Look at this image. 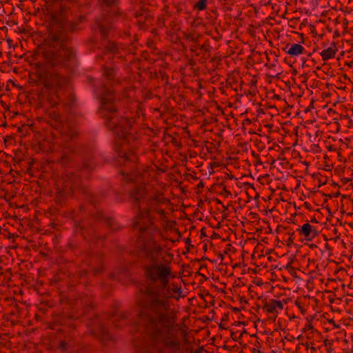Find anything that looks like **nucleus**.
<instances>
[{"label":"nucleus","instance_id":"42","mask_svg":"<svg viewBox=\"0 0 353 353\" xmlns=\"http://www.w3.org/2000/svg\"><path fill=\"white\" fill-rule=\"evenodd\" d=\"M7 125H7V123L6 121L1 124V126H3V127H6Z\"/></svg>","mask_w":353,"mask_h":353},{"label":"nucleus","instance_id":"7","mask_svg":"<svg viewBox=\"0 0 353 353\" xmlns=\"http://www.w3.org/2000/svg\"><path fill=\"white\" fill-rule=\"evenodd\" d=\"M283 301L271 299L264 303L263 309L268 314H272L275 319L278 314L283 310Z\"/></svg>","mask_w":353,"mask_h":353},{"label":"nucleus","instance_id":"15","mask_svg":"<svg viewBox=\"0 0 353 353\" xmlns=\"http://www.w3.org/2000/svg\"><path fill=\"white\" fill-rule=\"evenodd\" d=\"M153 20V16L151 14L150 11L148 10L141 19H139L137 23L141 26H150Z\"/></svg>","mask_w":353,"mask_h":353},{"label":"nucleus","instance_id":"25","mask_svg":"<svg viewBox=\"0 0 353 353\" xmlns=\"http://www.w3.org/2000/svg\"><path fill=\"white\" fill-rule=\"evenodd\" d=\"M155 212L158 214L161 219H164L165 216V211L163 209H157L155 210Z\"/></svg>","mask_w":353,"mask_h":353},{"label":"nucleus","instance_id":"48","mask_svg":"<svg viewBox=\"0 0 353 353\" xmlns=\"http://www.w3.org/2000/svg\"><path fill=\"white\" fill-rule=\"evenodd\" d=\"M340 157H341V158H340V159H339V160H340V161H343V160L342 159V158L343 157V156H340Z\"/></svg>","mask_w":353,"mask_h":353},{"label":"nucleus","instance_id":"54","mask_svg":"<svg viewBox=\"0 0 353 353\" xmlns=\"http://www.w3.org/2000/svg\"><path fill=\"white\" fill-rule=\"evenodd\" d=\"M273 66H275V64L273 63L271 65V67H273Z\"/></svg>","mask_w":353,"mask_h":353},{"label":"nucleus","instance_id":"20","mask_svg":"<svg viewBox=\"0 0 353 353\" xmlns=\"http://www.w3.org/2000/svg\"><path fill=\"white\" fill-rule=\"evenodd\" d=\"M207 3L208 0H199L194 5V10H198V11H203L206 10L207 8Z\"/></svg>","mask_w":353,"mask_h":353},{"label":"nucleus","instance_id":"37","mask_svg":"<svg viewBox=\"0 0 353 353\" xmlns=\"http://www.w3.org/2000/svg\"><path fill=\"white\" fill-rule=\"evenodd\" d=\"M270 53L275 56V57H276L275 61H278V57H279V55L276 54V52L275 51H273V52L271 51Z\"/></svg>","mask_w":353,"mask_h":353},{"label":"nucleus","instance_id":"5","mask_svg":"<svg viewBox=\"0 0 353 353\" xmlns=\"http://www.w3.org/2000/svg\"><path fill=\"white\" fill-rule=\"evenodd\" d=\"M104 91L101 97V104L99 112L107 121L109 119H112L116 117L119 111V100L116 99V94L114 91L103 86Z\"/></svg>","mask_w":353,"mask_h":353},{"label":"nucleus","instance_id":"1","mask_svg":"<svg viewBox=\"0 0 353 353\" xmlns=\"http://www.w3.org/2000/svg\"><path fill=\"white\" fill-rule=\"evenodd\" d=\"M130 180L143 183V185L131 192V197L137 201L143 199L150 205L146 212H140L141 222L137 223L139 230L145 232L138 242L140 256L149 262L144 268L145 276L153 284L166 285L176 277V273L171 259L168 258L170 255L166 250L167 239L161 229L155 226L152 205L168 201L164 196L167 185L160 181L154 170L144 171Z\"/></svg>","mask_w":353,"mask_h":353},{"label":"nucleus","instance_id":"14","mask_svg":"<svg viewBox=\"0 0 353 353\" xmlns=\"http://www.w3.org/2000/svg\"><path fill=\"white\" fill-rule=\"evenodd\" d=\"M104 51L105 53H112L113 54H118V44L114 41L108 40L107 43L104 46Z\"/></svg>","mask_w":353,"mask_h":353},{"label":"nucleus","instance_id":"46","mask_svg":"<svg viewBox=\"0 0 353 353\" xmlns=\"http://www.w3.org/2000/svg\"><path fill=\"white\" fill-rule=\"evenodd\" d=\"M11 41H12V40H11V39H8V44H10V42H11Z\"/></svg>","mask_w":353,"mask_h":353},{"label":"nucleus","instance_id":"13","mask_svg":"<svg viewBox=\"0 0 353 353\" xmlns=\"http://www.w3.org/2000/svg\"><path fill=\"white\" fill-rule=\"evenodd\" d=\"M117 138V139L114 143V149L116 152L120 154L123 152V148L124 146L128 145L130 144V141H133V139H126L125 140H123L122 138Z\"/></svg>","mask_w":353,"mask_h":353},{"label":"nucleus","instance_id":"31","mask_svg":"<svg viewBox=\"0 0 353 353\" xmlns=\"http://www.w3.org/2000/svg\"><path fill=\"white\" fill-rule=\"evenodd\" d=\"M117 161H119V162L120 161H125L127 160V156H123V155H121V156H117Z\"/></svg>","mask_w":353,"mask_h":353},{"label":"nucleus","instance_id":"17","mask_svg":"<svg viewBox=\"0 0 353 353\" xmlns=\"http://www.w3.org/2000/svg\"><path fill=\"white\" fill-rule=\"evenodd\" d=\"M49 117L56 122V126L55 128H58L59 126L61 125V114L56 110H53L49 113Z\"/></svg>","mask_w":353,"mask_h":353},{"label":"nucleus","instance_id":"35","mask_svg":"<svg viewBox=\"0 0 353 353\" xmlns=\"http://www.w3.org/2000/svg\"><path fill=\"white\" fill-rule=\"evenodd\" d=\"M88 81L90 82V83L92 84V85L93 86L94 85V83L95 81L94 79L92 78V77H89L88 78Z\"/></svg>","mask_w":353,"mask_h":353},{"label":"nucleus","instance_id":"26","mask_svg":"<svg viewBox=\"0 0 353 353\" xmlns=\"http://www.w3.org/2000/svg\"><path fill=\"white\" fill-rule=\"evenodd\" d=\"M264 106L266 108H270V109H274L275 111H274V114H279V110L278 109L276 108V106L274 105H269V104H267V105H264Z\"/></svg>","mask_w":353,"mask_h":353},{"label":"nucleus","instance_id":"32","mask_svg":"<svg viewBox=\"0 0 353 353\" xmlns=\"http://www.w3.org/2000/svg\"><path fill=\"white\" fill-rule=\"evenodd\" d=\"M222 37L221 35L219 33L218 31H216V35H215L214 37H213V39L215 40V41H219L220 39H221Z\"/></svg>","mask_w":353,"mask_h":353},{"label":"nucleus","instance_id":"39","mask_svg":"<svg viewBox=\"0 0 353 353\" xmlns=\"http://www.w3.org/2000/svg\"><path fill=\"white\" fill-rule=\"evenodd\" d=\"M338 89H340V90H345L346 89V86H340V87H337Z\"/></svg>","mask_w":353,"mask_h":353},{"label":"nucleus","instance_id":"49","mask_svg":"<svg viewBox=\"0 0 353 353\" xmlns=\"http://www.w3.org/2000/svg\"><path fill=\"white\" fill-rule=\"evenodd\" d=\"M32 127H33V124H30V125H29V128H32Z\"/></svg>","mask_w":353,"mask_h":353},{"label":"nucleus","instance_id":"44","mask_svg":"<svg viewBox=\"0 0 353 353\" xmlns=\"http://www.w3.org/2000/svg\"><path fill=\"white\" fill-rule=\"evenodd\" d=\"M123 154H124V155L128 154H127V152H126L125 150H124V151L123 152Z\"/></svg>","mask_w":353,"mask_h":353},{"label":"nucleus","instance_id":"50","mask_svg":"<svg viewBox=\"0 0 353 353\" xmlns=\"http://www.w3.org/2000/svg\"><path fill=\"white\" fill-rule=\"evenodd\" d=\"M215 60V57L212 58L211 61H214Z\"/></svg>","mask_w":353,"mask_h":353},{"label":"nucleus","instance_id":"21","mask_svg":"<svg viewBox=\"0 0 353 353\" xmlns=\"http://www.w3.org/2000/svg\"><path fill=\"white\" fill-rule=\"evenodd\" d=\"M77 97L74 94L70 93L68 96L66 105L72 108L75 105Z\"/></svg>","mask_w":353,"mask_h":353},{"label":"nucleus","instance_id":"23","mask_svg":"<svg viewBox=\"0 0 353 353\" xmlns=\"http://www.w3.org/2000/svg\"><path fill=\"white\" fill-rule=\"evenodd\" d=\"M48 102L50 104L51 106L55 107L58 105V101L54 99L53 97L49 96L47 98Z\"/></svg>","mask_w":353,"mask_h":353},{"label":"nucleus","instance_id":"27","mask_svg":"<svg viewBox=\"0 0 353 353\" xmlns=\"http://www.w3.org/2000/svg\"><path fill=\"white\" fill-rule=\"evenodd\" d=\"M209 48L210 46L208 44L204 43L200 47V50H203L205 52H208L210 50Z\"/></svg>","mask_w":353,"mask_h":353},{"label":"nucleus","instance_id":"34","mask_svg":"<svg viewBox=\"0 0 353 353\" xmlns=\"http://www.w3.org/2000/svg\"><path fill=\"white\" fill-rule=\"evenodd\" d=\"M245 94L246 95H252V96H254L255 95V91H251V90H248V92H245Z\"/></svg>","mask_w":353,"mask_h":353},{"label":"nucleus","instance_id":"45","mask_svg":"<svg viewBox=\"0 0 353 353\" xmlns=\"http://www.w3.org/2000/svg\"><path fill=\"white\" fill-rule=\"evenodd\" d=\"M303 163L304 164H305L307 166L308 165V162H307V161H303Z\"/></svg>","mask_w":353,"mask_h":353},{"label":"nucleus","instance_id":"40","mask_svg":"<svg viewBox=\"0 0 353 353\" xmlns=\"http://www.w3.org/2000/svg\"><path fill=\"white\" fill-rule=\"evenodd\" d=\"M256 80L255 81H254V80L251 81V84L254 85L255 87H256Z\"/></svg>","mask_w":353,"mask_h":353},{"label":"nucleus","instance_id":"33","mask_svg":"<svg viewBox=\"0 0 353 353\" xmlns=\"http://www.w3.org/2000/svg\"><path fill=\"white\" fill-rule=\"evenodd\" d=\"M256 112H257L258 115H259V114H265V110L263 109H262V108L258 109Z\"/></svg>","mask_w":353,"mask_h":353},{"label":"nucleus","instance_id":"47","mask_svg":"<svg viewBox=\"0 0 353 353\" xmlns=\"http://www.w3.org/2000/svg\"><path fill=\"white\" fill-rule=\"evenodd\" d=\"M312 52H310V53L307 54V56H308V57H310V56H312Z\"/></svg>","mask_w":353,"mask_h":353},{"label":"nucleus","instance_id":"22","mask_svg":"<svg viewBox=\"0 0 353 353\" xmlns=\"http://www.w3.org/2000/svg\"><path fill=\"white\" fill-rule=\"evenodd\" d=\"M149 10L148 8H145L144 7H141L138 10H136L134 13V16L135 18H137V21H139V19H141L142 17L145 14L146 12Z\"/></svg>","mask_w":353,"mask_h":353},{"label":"nucleus","instance_id":"24","mask_svg":"<svg viewBox=\"0 0 353 353\" xmlns=\"http://www.w3.org/2000/svg\"><path fill=\"white\" fill-rule=\"evenodd\" d=\"M157 21H158L157 24L159 26H164L165 22V19L164 15L159 16L157 19Z\"/></svg>","mask_w":353,"mask_h":353},{"label":"nucleus","instance_id":"18","mask_svg":"<svg viewBox=\"0 0 353 353\" xmlns=\"http://www.w3.org/2000/svg\"><path fill=\"white\" fill-rule=\"evenodd\" d=\"M183 37L186 40L193 42L194 43H197L199 42V39L200 37V34L195 35L194 31L193 32H184L183 34Z\"/></svg>","mask_w":353,"mask_h":353},{"label":"nucleus","instance_id":"11","mask_svg":"<svg viewBox=\"0 0 353 353\" xmlns=\"http://www.w3.org/2000/svg\"><path fill=\"white\" fill-rule=\"evenodd\" d=\"M331 46H332L331 47H330L327 49H324L320 53V54L322 57V59L325 61H327L332 58H334L337 52V48L336 47L335 43L332 42Z\"/></svg>","mask_w":353,"mask_h":353},{"label":"nucleus","instance_id":"53","mask_svg":"<svg viewBox=\"0 0 353 353\" xmlns=\"http://www.w3.org/2000/svg\"><path fill=\"white\" fill-rule=\"evenodd\" d=\"M21 128H18V131H19V132H20V131H21Z\"/></svg>","mask_w":353,"mask_h":353},{"label":"nucleus","instance_id":"28","mask_svg":"<svg viewBox=\"0 0 353 353\" xmlns=\"http://www.w3.org/2000/svg\"><path fill=\"white\" fill-rule=\"evenodd\" d=\"M313 103H314V100H312V101L310 102V104L309 105V106H308V107H307V108L305 109V110H304V112H305V113H307V112H310L312 109H313V108H314Z\"/></svg>","mask_w":353,"mask_h":353},{"label":"nucleus","instance_id":"36","mask_svg":"<svg viewBox=\"0 0 353 353\" xmlns=\"http://www.w3.org/2000/svg\"><path fill=\"white\" fill-rule=\"evenodd\" d=\"M272 99L280 100V99H281V97L280 95L274 94Z\"/></svg>","mask_w":353,"mask_h":353},{"label":"nucleus","instance_id":"55","mask_svg":"<svg viewBox=\"0 0 353 353\" xmlns=\"http://www.w3.org/2000/svg\"><path fill=\"white\" fill-rule=\"evenodd\" d=\"M254 154H255L254 152H252V155H254Z\"/></svg>","mask_w":353,"mask_h":353},{"label":"nucleus","instance_id":"4","mask_svg":"<svg viewBox=\"0 0 353 353\" xmlns=\"http://www.w3.org/2000/svg\"><path fill=\"white\" fill-rule=\"evenodd\" d=\"M136 116H121L119 119L114 117L112 119L104 121L105 126L110 130L112 131L117 137L126 139H133V141L137 143V140L134 136L130 132L132 128L137 123Z\"/></svg>","mask_w":353,"mask_h":353},{"label":"nucleus","instance_id":"29","mask_svg":"<svg viewBox=\"0 0 353 353\" xmlns=\"http://www.w3.org/2000/svg\"><path fill=\"white\" fill-rule=\"evenodd\" d=\"M13 139V137L11 136V135H9V136H6L3 140H4V143L6 144L7 143H10L11 142V141Z\"/></svg>","mask_w":353,"mask_h":353},{"label":"nucleus","instance_id":"30","mask_svg":"<svg viewBox=\"0 0 353 353\" xmlns=\"http://www.w3.org/2000/svg\"><path fill=\"white\" fill-rule=\"evenodd\" d=\"M221 194L223 195L225 197H228V196H230L231 194L230 192V191H228V190H226L225 188H224L221 192Z\"/></svg>","mask_w":353,"mask_h":353},{"label":"nucleus","instance_id":"8","mask_svg":"<svg viewBox=\"0 0 353 353\" xmlns=\"http://www.w3.org/2000/svg\"><path fill=\"white\" fill-rule=\"evenodd\" d=\"M235 161L236 158H232L230 157L222 158V159L214 158L208 166V172L210 174H212L216 172V170L225 168L227 165L234 163Z\"/></svg>","mask_w":353,"mask_h":353},{"label":"nucleus","instance_id":"12","mask_svg":"<svg viewBox=\"0 0 353 353\" xmlns=\"http://www.w3.org/2000/svg\"><path fill=\"white\" fill-rule=\"evenodd\" d=\"M288 45L289 44H288L287 46L283 48V50L285 51V52L291 57L298 56L304 52V48L299 43H294L292 45L288 50H286Z\"/></svg>","mask_w":353,"mask_h":353},{"label":"nucleus","instance_id":"38","mask_svg":"<svg viewBox=\"0 0 353 353\" xmlns=\"http://www.w3.org/2000/svg\"><path fill=\"white\" fill-rule=\"evenodd\" d=\"M0 103H1V105H2V106H3V108H5L6 109H8V105H6V103L4 101H0Z\"/></svg>","mask_w":353,"mask_h":353},{"label":"nucleus","instance_id":"52","mask_svg":"<svg viewBox=\"0 0 353 353\" xmlns=\"http://www.w3.org/2000/svg\"><path fill=\"white\" fill-rule=\"evenodd\" d=\"M316 69H317V70H320V69H321V67L318 66V67H316Z\"/></svg>","mask_w":353,"mask_h":353},{"label":"nucleus","instance_id":"19","mask_svg":"<svg viewBox=\"0 0 353 353\" xmlns=\"http://www.w3.org/2000/svg\"><path fill=\"white\" fill-rule=\"evenodd\" d=\"M321 165L327 171H330L334 168V163L330 160L329 156H323Z\"/></svg>","mask_w":353,"mask_h":353},{"label":"nucleus","instance_id":"41","mask_svg":"<svg viewBox=\"0 0 353 353\" xmlns=\"http://www.w3.org/2000/svg\"><path fill=\"white\" fill-rule=\"evenodd\" d=\"M164 77H165V78H166V80H168V75H166L165 73H164L163 76L162 77V79H163V78H164Z\"/></svg>","mask_w":353,"mask_h":353},{"label":"nucleus","instance_id":"16","mask_svg":"<svg viewBox=\"0 0 353 353\" xmlns=\"http://www.w3.org/2000/svg\"><path fill=\"white\" fill-rule=\"evenodd\" d=\"M39 148L41 152H46L48 154L53 152L52 145L51 143L48 141L39 142Z\"/></svg>","mask_w":353,"mask_h":353},{"label":"nucleus","instance_id":"43","mask_svg":"<svg viewBox=\"0 0 353 353\" xmlns=\"http://www.w3.org/2000/svg\"><path fill=\"white\" fill-rule=\"evenodd\" d=\"M343 79H349V78L347 77V74H343Z\"/></svg>","mask_w":353,"mask_h":353},{"label":"nucleus","instance_id":"9","mask_svg":"<svg viewBox=\"0 0 353 353\" xmlns=\"http://www.w3.org/2000/svg\"><path fill=\"white\" fill-rule=\"evenodd\" d=\"M299 234L303 236L307 241H312L318 234L316 228L309 223H304L301 227L296 229Z\"/></svg>","mask_w":353,"mask_h":353},{"label":"nucleus","instance_id":"2","mask_svg":"<svg viewBox=\"0 0 353 353\" xmlns=\"http://www.w3.org/2000/svg\"><path fill=\"white\" fill-rule=\"evenodd\" d=\"M75 0H54V8L50 12L48 35L33 52V59L41 57L42 61L34 63L36 71L30 79L42 92L54 90L57 98L58 91L70 83L68 75L57 70L72 71L78 65L77 52L70 46V38L64 29V23Z\"/></svg>","mask_w":353,"mask_h":353},{"label":"nucleus","instance_id":"3","mask_svg":"<svg viewBox=\"0 0 353 353\" xmlns=\"http://www.w3.org/2000/svg\"><path fill=\"white\" fill-rule=\"evenodd\" d=\"M101 14L96 19L95 27L102 40H108L115 23L125 16L120 8L119 0H97Z\"/></svg>","mask_w":353,"mask_h":353},{"label":"nucleus","instance_id":"6","mask_svg":"<svg viewBox=\"0 0 353 353\" xmlns=\"http://www.w3.org/2000/svg\"><path fill=\"white\" fill-rule=\"evenodd\" d=\"M265 163L270 165V168H275L280 172H285L292 166L290 161L283 156H278L276 159L271 158Z\"/></svg>","mask_w":353,"mask_h":353},{"label":"nucleus","instance_id":"51","mask_svg":"<svg viewBox=\"0 0 353 353\" xmlns=\"http://www.w3.org/2000/svg\"><path fill=\"white\" fill-rule=\"evenodd\" d=\"M266 58H267V60L269 61H270V59H269V57H268V55H267V57H266Z\"/></svg>","mask_w":353,"mask_h":353},{"label":"nucleus","instance_id":"10","mask_svg":"<svg viewBox=\"0 0 353 353\" xmlns=\"http://www.w3.org/2000/svg\"><path fill=\"white\" fill-rule=\"evenodd\" d=\"M118 68L115 65H106L101 67L102 76L108 81L120 83V81L116 79Z\"/></svg>","mask_w":353,"mask_h":353}]
</instances>
